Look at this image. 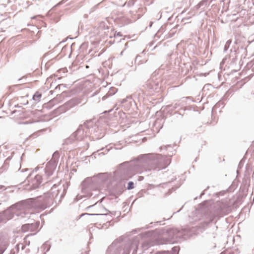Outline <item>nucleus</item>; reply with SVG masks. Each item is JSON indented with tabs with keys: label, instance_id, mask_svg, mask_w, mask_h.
<instances>
[{
	"label": "nucleus",
	"instance_id": "1",
	"mask_svg": "<svg viewBox=\"0 0 254 254\" xmlns=\"http://www.w3.org/2000/svg\"><path fill=\"white\" fill-rule=\"evenodd\" d=\"M41 97H42V94L39 92H36L35 93V94L33 95V99L34 100H35L37 102H39Z\"/></svg>",
	"mask_w": 254,
	"mask_h": 254
},
{
	"label": "nucleus",
	"instance_id": "2",
	"mask_svg": "<svg viewBox=\"0 0 254 254\" xmlns=\"http://www.w3.org/2000/svg\"><path fill=\"white\" fill-rule=\"evenodd\" d=\"M33 225L32 224H25L22 226V229L23 231H27L33 227Z\"/></svg>",
	"mask_w": 254,
	"mask_h": 254
},
{
	"label": "nucleus",
	"instance_id": "3",
	"mask_svg": "<svg viewBox=\"0 0 254 254\" xmlns=\"http://www.w3.org/2000/svg\"><path fill=\"white\" fill-rule=\"evenodd\" d=\"M134 188V184L132 182H129L128 183V185H127V189L128 190H130V189H132Z\"/></svg>",
	"mask_w": 254,
	"mask_h": 254
},
{
	"label": "nucleus",
	"instance_id": "4",
	"mask_svg": "<svg viewBox=\"0 0 254 254\" xmlns=\"http://www.w3.org/2000/svg\"><path fill=\"white\" fill-rule=\"evenodd\" d=\"M160 254H169V252H163L162 253H160Z\"/></svg>",
	"mask_w": 254,
	"mask_h": 254
},
{
	"label": "nucleus",
	"instance_id": "5",
	"mask_svg": "<svg viewBox=\"0 0 254 254\" xmlns=\"http://www.w3.org/2000/svg\"><path fill=\"white\" fill-rule=\"evenodd\" d=\"M177 248H174L173 249V250H175V251H177Z\"/></svg>",
	"mask_w": 254,
	"mask_h": 254
}]
</instances>
